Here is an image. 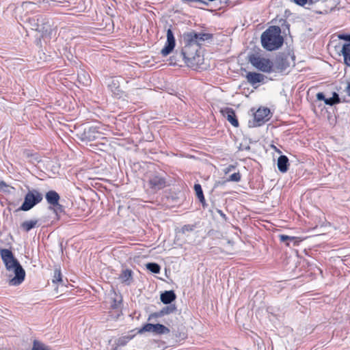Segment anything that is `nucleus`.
<instances>
[{
    "mask_svg": "<svg viewBox=\"0 0 350 350\" xmlns=\"http://www.w3.org/2000/svg\"><path fill=\"white\" fill-rule=\"evenodd\" d=\"M213 38V35L208 33H197L191 31L183 34L185 46L182 49L181 55L186 63H189L190 59L194 56V53L198 51V47L201 46L206 40Z\"/></svg>",
    "mask_w": 350,
    "mask_h": 350,
    "instance_id": "obj_1",
    "label": "nucleus"
},
{
    "mask_svg": "<svg viewBox=\"0 0 350 350\" xmlns=\"http://www.w3.org/2000/svg\"><path fill=\"white\" fill-rule=\"evenodd\" d=\"M0 255L7 271L14 274V276L9 280V284L18 286L22 284L25 280V271L12 251L8 249H0Z\"/></svg>",
    "mask_w": 350,
    "mask_h": 350,
    "instance_id": "obj_2",
    "label": "nucleus"
},
{
    "mask_svg": "<svg viewBox=\"0 0 350 350\" xmlns=\"http://www.w3.org/2000/svg\"><path fill=\"white\" fill-rule=\"evenodd\" d=\"M284 38L281 36V29L278 26H271L261 35L262 47L269 51L278 49L282 46Z\"/></svg>",
    "mask_w": 350,
    "mask_h": 350,
    "instance_id": "obj_3",
    "label": "nucleus"
},
{
    "mask_svg": "<svg viewBox=\"0 0 350 350\" xmlns=\"http://www.w3.org/2000/svg\"><path fill=\"white\" fill-rule=\"evenodd\" d=\"M248 61L255 68L262 72L271 73L274 70L273 62L258 54L250 55Z\"/></svg>",
    "mask_w": 350,
    "mask_h": 350,
    "instance_id": "obj_4",
    "label": "nucleus"
},
{
    "mask_svg": "<svg viewBox=\"0 0 350 350\" xmlns=\"http://www.w3.org/2000/svg\"><path fill=\"white\" fill-rule=\"evenodd\" d=\"M43 195L37 189H29L25 196L24 202L18 208L19 211H28L42 202Z\"/></svg>",
    "mask_w": 350,
    "mask_h": 350,
    "instance_id": "obj_5",
    "label": "nucleus"
},
{
    "mask_svg": "<svg viewBox=\"0 0 350 350\" xmlns=\"http://www.w3.org/2000/svg\"><path fill=\"white\" fill-rule=\"evenodd\" d=\"M46 18L42 15H36L27 18V23L29 24L33 30L46 32L48 31L45 25L48 23Z\"/></svg>",
    "mask_w": 350,
    "mask_h": 350,
    "instance_id": "obj_6",
    "label": "nucleus"
},
{
    "mask_svg": "<svg viewBox=\"0 0 350 350\" xmlns=\"http://www.w3.org/2000/svg\"><path fill=\"white\" fill-rule=\"evenodd\" d=\"M148 184L149 188L154 192L165 188L167 185L165 176L158 173L150 176Z\"/></svg>",
    "mask_w": 350,
    "mask_h": 350,
    "instance_id": "obj_7",
    "label": "nucleus"
},
{
    "mask_svg": "<svg viewBox=\"0 0 350 350\" xmlns=\"http://www.w3.org/2000/svg\"><path fill=\"white\" fill-rule=\"evenodd\" d=\"M170 332V329L162 324L146 323L138 330L137 333L152 332L157 334H167Z\"/></svg>",
    "mask_w": 350,
    "mask_h": 350,
    "instance_id": "obj_8",
    "label": "nucleus"
},
{
    "mask_svg": "<svg viewBox=\"0 0 350 350\" xmlns=\"http://www.w3.org/2000/svg\"><path fill=\"white\" fill-rule=\"evenodd\" d=\"M176 45V40L174 33L170 28L167 30V40L165 42L164 47L161 51V54L163 57H166L170 54Z\"/></svg>",
    "mask_w": 350,
    "mask_h": 350,
    "instance_id": "obj_9",
    "label": "nucleus"
},
{
    "mask_svg": "<svg viewBox=\"0 0 350 350\" xmlns=\"http://www.w3.org/2000/svg\"><path fill=\"white\" fill-rule=\"evenodd\" d=\"M45 198L48 204L53 206V208L57 212L58 210L62 211V206L59 204L60 196L57 192L51 190L46 192Z\"/></svg>",
    "mask_w": 350,
    "mask_h": 350,
    "instance_id": "obj_10",
    "label": "nucleus"
},
{
    "mask_svg": "<svg viewBox=\"0 0 350 350\" xmlns=\"http://www.w3.org/2000/svg\"><path fill=\"white\" fill-rule=\"evenodd\" d=\"M270 109L267 107L259 108L254 113L255 126H259L269 119Z\"/></svg>",
    "mask_w": 350,
    "mask_h": 350,
    "instance_id": "obj_11",
    "label": "nucleus"
},
{
    "mask_svg": "<svg viewBox=\"0 0 350 350\" xmlns=\"http://www.w3.org/2000/svg\"><path fill=\"white\" fill-rule=\"evenodd\" d=\"M245 78L247 82L254 87L257 83H265V81L267 79V77L264 75L255 72H247L245 76Z\"/></svg>",
    "mask_w": 350,
    "mask_h": 350,
    "instance_id": "obj_12",
    "label": "nucleus"
},
{
    "mask_svg": "<svg viewBox=\"0 0 350 350\" xmlns=\"http://www.w3.org/2000/svg\"><path fill=\"white\" fill-rule=\"evenodd\" d=\"M273 63V72H282L284 71L288 66L289 63L286 56L280 55L278 56Z\"/></svg>",
    "mask_w": 350,
    "mask_h": 350,
    "instance_id": "obj_13",
    "label": "nucleus"
},
{
    "mask_svg": "<svg viewBox=\"0 0 350 350\" xmlns=\"http://www.w3.org/2000/svg\"><path fill=\"white\" fill-rule=\"evenodd\" d=\"M221 113L233 126H239V121L233 109L225 107L221 110Z\"/></svg>",
    "mask_w": 350,
    "mask_h": 350,
    "instance_id": "obj_14",
    "label": "nucleus"
},
{
    "mask_svg": "<svg viewBox=\"0 0 350 350\" xmlns=\"http://www.w3.org/2000/svg\"><path fill=\"white\" fill-rule=\"evenodd\" d=\"M317 98L319 100H323L325 105L330 106L334 105L340 102L339 95L336 92H333L332 96L328 98H325L323 92H319L317 94Z\"/></svg>",
    "mask_w": 350,
    "mask_h": 350,
    "instance_id": "obj_15",
    "label": "nucleus"
},
{
    "mask_svg": "<svg viewBox=\"0 0 350 350\" xmlns=\"http://www.w3.org/2000/svg\"><path fill=\"white\" fill-rule=\"evenodd\" d=\"M99 133L97 131L96 128L90 126L85 129L81 134V139L83 141L91 142L98 138Z\"/></svg>",
    "mask_w": 350,
    "mask_h": 350,
    "instance_id": "obj_16",
    "label": "nucleus"
},
{
    "mask_svg": "<svg viewBox=\"0 0 350 350\" xmlns=\"http://www.w3.org/2000/svg\"><path fill=\"white\" fill-rule=\"evenodd\" d=\"M133 337V336L126 335L116 339L113 345V350H118L119 348L126 346Z\"/></svg>",
    "mask_w": 350,
    "mask_h": 350,
    "instance_id": "obj_17",
    "label": "nucleus"
},
{
    "mask_svg": "<svg viewBox=\"0 0 350 350\" xmlns=\"http://www.w3.org/2000/svg\"><path fill=\"white\" fill-rule=\"evenodd\" d=\"M176 298V295L173 291H165L160 296V299L164 304H171Z\"/></svg>",
    "mask_w": 350,
    "mask_h": 350,
    "instance_id": "obj_18",
    "label": "nucleus"
},
{
    "mask_svg": "<svg viewBox=\"0 0 350 350\" xmlns=\"http://www.w3.org/2000/svg\"><path fill=\"white\" fill-rule=\"evenodd\" d=\"M278 168L280 172L285 173L288 171L289 167L288 159L285 155H281L278 159Z\"/></svg>",
    "mask_w": 350,
    "mask_h": 350,
    "instance_id": "obj_19",
    "label": "nucleus"
},
{
    "mask_svg": "<svg viewBox=\"0 0 350 350\" xmlns=\"http://www.w3.org/2000/svg\"><path fill=\"white\" fill-rule=\"evenodd\" d=\"M119 279L126 285H130L133 282V271L131 269H124L122 271Z\"/></svg>",
    "mask_w": 350,
    "mask_h": 350,
    "instance_id": "obj_20",
    "label": "nucleus"
},
{
    "mask_svg": "<svg viewBox=\"0 0 350 350\" xmlns=\"http://www.w3.org/2000/svg\"><path fill=\"white\" fill-rule=\"evenodd\" d=\"M341 53L343 56L344 63L350 67V42L342 45Z\"/></svg>",
    "mask_w": 350,
    "mask_h": 350,
    "instance_id": "obj_21",
    "label": "nucleus"
},
{
    "mask_svg": "<svg viewBox=\"0 0 350 350\" xmlns=\"http://www.w3.org/2000/svg\"><path fill=\"white\" fill-rule=\"evenodd\" d=\"M176 310V306L174 304H170L169 306L163 307L160 311L154 313L152 315L155 317H161L165 314L173 313Z\"/></svg>",
    "mask_w": 350,
    "mask_h": 350,
    "instance_id": "obj_22",
    "label": "nucleus"
},
{
    "mask_svg": "<svg viewBox=\"0 0 350 350\" xmlns=\"http://www.w3.org/2000/svg\"><path fill=\"white\" fill-rule=\"evenodd\" d=\"M38 219L27 220L21 223V228L25 232H29L31 229L38 226Z\"/></svg>",
    "mask_w": 350,
    "mask_h": 350,
    "instance_id": "obj_23",
    "label": "nucleus"
},
{
    "mask_svg": "<svg viewBox=\"0 0 350 350\" xmlns=\"http://www.w3.org/2000/svg\"><path fill=\"white\" fill-rule=\"evenodd\" d=\"M280 241L282 243H285L287 246H291V243H293V245L295 246L297 245V240L295 237H290L285 234L279 235Z\"/></svg>",
    "mask_w": 350,
    "mask_h": 350,
    "instance_id": "obj_24",
    "label": "nucleus"
},
{
    "mask_svg": "<svg viewBox=\"0 0 350 350\" xmlns=\"http://www.w3.org/2000/svg\"><path fill=\"white\" fill-rule=\"evenodd\" d=\"M194 190L196 191V195L197 198L199 199L200 202L202 204L203 206L205 204V198L204 196L203 191L202 187L200 184L196 183L194 185Z\"/></svg>",
    "mask_w": 350,
    "mask_h": 350,
    "instance_id": "obj_25",
    "label": "nucleus"
},
{
    "mask_svg": "<svg viewBox=\"0 0 350 350\" xmlns=\"http://www.w3.org/2000/svg\"><path fill=\"white\" fill-rule=\"evenodd\" d=\"M22 7L27 12H33L37 9L36 3L31 1L23 2Z\"/></svg>",
    "mask_w": 350,
    "mask_h": 350,
    "instance_id": "obj_26",
    "label": "nucleus"
},
{
    "mask_svg": "<svg viewBox=\"0 0 350 350\" xmlns=\"http://www.w3.org/2000/svg\"><path fill=\"white\" fill-rule=\"evenodd\" d=\"M146 268L153 273H159L161 270L160 266L155 262H149L146 265Z\"/></svg>",
    "mask_w": 350,
    "mask_h": 350,
    "instance_id": "obj_27",
    "label": "nucleus"
},
{
    "mask_svg": "<svg viewBox=\"0 0 350 350\" xmlns=\"http://www.w3.org/2000/svg\"><path fill=\"white\" fill-rule=\"evenodd\" d=\"M53 283H62V273L59 269H55L54 271V275L52 280Z\"/></svg>",
    "mask_w": 350,
    "mask_h": 350,
    "instance_id": "obj_28",
    "label": "nucleus"
},
{
    "mask_svg": "<svg viewBox=\"0 0 350 350\" xmlns=\"http://www.w3.org/2000/svg\"><path fill=\"white\" fill-rule=\"evenodd\" d=\"M31 350H50L43 343L37 340L33 341V347Z\"/></svg>",
    "mask_w": 350,
    "mask_h": 350,
    "instance_id": "obj_29",
    "label": "nucleus"
},
{
    "mask_svg": "<svg viewBox=\"0 0 350 350\" xmlns=\"http://www.w3.org/2000/svg\"><path fill=\"white\" fill-rule=\"evenodd\" d=\"M122 304V297L120 296V297H115L112 299V303L111 304V307L113 309H119L121 308Z\"/></svg>",
    "mask_w": 350,
    "mask_h": 350,
    "instance_id": "obj_30",
    "label": "nucleus"
},
{
    "mask_svg": "<svg viewBox=\"0 0 350 350\" xmlns=\"http://www.w3.org/2000/svg\"><path fill=\"white\" fill-rule=\"evenodd\" d=\"M195 228L196 226L193 224L184 225L181 228V232L182 233L185 234L186 232L193 231L195 229Z\"/></svg>",
    "mask_w": 350,
    "mask_h": 350,
    "instance_id": "obj_31",
    "label": "nucleus"
},
{
    "mask_svg": "<svg viewBox=\"0 0 350 350\" xmlns=\"http://www.w3.org/2000/svg\"><path fill=\"white\" fill-rule=\"evenodd\" d=\"M293 1L300 6H304L306 4L312 5L314 3L313 0H293Z\"/></svg>",
    "mask_w": 350,
    "mask_h": 350,
    "instance_id": "obj_32",
    "label": "nucleus"
},
{
    "mask_svg": "<svg viewBox=\"0 0 350 350\" xmlns=\"http://www.w3.org/2000/svg\"><path fill=\"white\" fill-rule=\"evenodd\" d=\"M109 86L111 88V91L113 92L115 94H116L117 96L120 95L119 92H120V90H119L118 86H116V83L115 82V80H113L111 84Z\"/></svg>",
    "mask_w": 350,
    "mask_h": 350,
    "instance_id": "obj_33",
    "label": "nucleus"
},
{
    "mask_svg": "<svg viewBox=\"0 0 350 350\" xmlns=\"http://www.w3.org/2000/svg\"><path fill=\"white\" fill-rule=\"evenodd\" d=\"M241 180V174L239 172H235L229 176V180L234 182H239Z\"/></svg>",
    "mask_w": 350,
    "mask_h": 350,
    "instance_id": "obj_34",
    "label": "nucleus"
},
{
    "mask_svg": "<svg viewBox=\"0 0 350 350\" xmlns=\"http://www.w3.org/2000/svg\"><path fill=\"white\" fill-rule=\"evenodd\" d=\"M338 38L347 41V42H350V35L340 34L338 36Z\"/></svg>",
    "mask_w": 350,
    "mask_h": 350,
    "instance_id": "obj_35",
    "label": "nucleus"
},
{
    "mask_svg": "<svg viewBox=\"0 0 350 350\" xmlns=\"http://www.w3.org/2000/svg\"><path fill=\"white\" fill-rule=\"evenodd\" d=\"M345 92L349 96H350V83H348V84L345 90Z\"/></svg>",
    "mask_w": 350,
    "mask_h": 350,
    "instance_id": "obj_36",
    "label": "nucleus"
},
{
    "mask_svg": "<svg viewBox=\"0 0 350 350\" xmlns=\"http://www.w3.org/2000/svg\"><path fill=\"white\" fill-rule=\"evenodd\" d=\"M217 212L219 214V215L223 217L225 220L226 219V215L221 210L217 209Z\"/></svg>",
    "mask_w": 350,
    "mask_h": 350,
    "instance_id": "obj_37",
    "label": "nucleus"
},
{
    "mask_svg": "<svg viewBox=\"0 0 350 350\" xmlns=\"http://www.w3.org/2000/svg\"><path fill=\"white\" fill-rule=\"evenodd\" d=\"M272 148L275 150V152H277L278 153L280 154L282 153V152L280 151V150H279L278 148H277L276 146H275L274 145H272L271 146Z\"/></svg>",
    "mask_w": 350,
    "mask_h": 350,
    "instance_id": "obj_38",
    "label": "nucleus"
}]
</instances>
